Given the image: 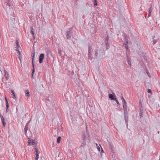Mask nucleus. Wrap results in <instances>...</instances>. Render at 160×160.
Listing matches in <instances>:
<instances>
[{"instance_id": "f257e3e1", "label": "nucleus", "mask_w": 160, "mask_h": 160, "mask_svg": "<svg viewBox=\"0 0 160 160\" xmlns=\"http://www.w3.org/2000/svg\"><path fill=\"white\" fill-rule=\"evenodd\" d=\"M44 56V54L43 53H42L40 55L39 57V62L40 63H41L42 62Z\"/></svg>"}, {"instance_id": "f03ea898", "label": "nucleus", "mask_w": 160, "mask_h": 160, "mask_svg": "<svg viewBox=\"0 0 160 160\" xmlns=\"http://www.w3.org/2000/svg\"><path fill=\"white\" fill-rule=\"evenodd\" d=\"M123 107L124 110V114H128V111L127 109V105H123Z\"/></svg>"}, {"instance_id": "7ed1b4c3", "label": "nucleus", "mask_w": 160, "mask_h": 160, "mask_svg": "<svg viewBox=\"0 0 160 160\" xmlns=\"http://www.w3.org/2000/svg\"><path fill=\"white\" fill-rule=\"evenodd\" d=\"M66 37L67 38H70L71 36V34L70 31H67L66 32Z\"/></svg>"}, {"instance_id": "20e7f679", "label": "nucleus", "mask_w": 160, "mask_h": 160, "mask_svg": "<svg viewBox=\"0 0 160 160\" xmlns=\"http://www.w3.org/2000/svg\"><path fill=\"white\" fill-rule=\"evenodd\" d=\"M35 144V142L32 139H29L28 145H34Z\"/></svg>"}, {"instance_id": "39448f33", "label": "nucleus", "mask_w": 160, "mask_h": 160, "mask_svg": "<svg viewBox=\"0 0 160 160\" xmlns=\"http://www.w3.org/2000/svg\"><path fill=\"white\" fill-rule=\"evenodd\" d=\"M5 101H6V112H8V111H9V109H8V108H9V104L8 103V99L6 98V97L5 98Z\"/></svg>"}, {"instance_id": "423d86ee", "label": "nucleus", "mask_w": 160, "mask_h": 160, "mask_svg": "<svg viewBox=\"0 0 160 160\" xmlns=\"http://www.w3.org/2000/svg\"><path fill=\"white\" fill-rule=\"evenodd\" d=\"M116 96H115V95L114 94V96H113V94H109V97L112 100H114L115 99H116Z\"/></svg>"}, {"instance_id": "0eeeda50", "label": "nucleus", "mask_w": 160, "mask_h": 160, "mask_svg": "<svg viewBox=\"0 0 160 160\" xmlns=\"http://www.w3.org/2000/svg\"><path fill=\"white\" fill-rule=\"evenodd\" d=\"M0 117L1 118L2 122L3 124V125L4 126H5V122H4V118L2 116V115L0 113Z\"/></svg>"}, {"instance_id": "6e6552de", "label": "nucleus", "mask_w": 160, "mask_h": 160, "mask_svg": "<svg viewBox=\"0 0 160 160\" xmlns=\"http://www.w3.org/2000/svg\"><path fill=\"white\" fill-rule=\"evenodd\" d=\"M5 75L4 76L5 77L7 80H8L9 78V75L8 72L6 71H4Z\"/></svg>"}, {"instance_id": "1a4fd4ad", "label": "nucleus", "mask_w": 160, "mask_h": 160, "mask_svg": "<svg viewBox=\"0 0 160 160\" xmlns=\"http://www.w3.org/2000/svg\"><path fill=\"white\" fill-rule=\"evenodd\" d=\"M28 123H27L25 126V127L24 129L25 134L26 135L27 134V132L28 130Z\"/></svg>"}, {"instance_id": "9d476101", "label": "nucleus", "mask_w": 160, "mask_h": 160, "mask_svg": "<svg viewBox=\"0 0 160 160\" xmlns=\"http://www.w3.org/2000/svg\"><path fill=\"white\" fill-rule=\"evenodd\" d=\"M25 91L26 92V93L25 94V96H26V97H30V94L29 93V90L28 89H27L26 90H25Z\"/></svg>"}, {"instance_id": "9b49d317", "label": "nucleus", "mask_w": 160, "mask_h": 160, "mask_svg": "<svg viewBox=\"0 0 160 160\" xmlns=\"http://www.w3.org/2000/svg\"><path fill=\"white\" fill-rule=\"evenodd\" d=\"M124 38H125V42L127 44H128V38L127 37L126 34H125L124 35Z\"/></svg>"}, {"instance_id": "f8f14e48", "label": "nucleus", "mask_w": 160, "mask_h": 160, "mask_svg": "<svg viewBox=\"0 0 160 160\" xmlns=\"http://www.w3.org/2000/svg\"><path fill=\"white\" fill-rule=\"evenodd\" d=\"M11 92L12 94V95L13 96V98L14 99H17V97L15 94V93L13 90H11Z\"/></svg>"}, {"instance_id": "ddd939ff", "label": "nucleus", "mask_w": 160, "mask_h": 160, "mask_svg": "<svg viewBox=\"0 0 160 160\" xmlns=\"http://www.w3.org/2000/svg\"><path fill=\"white\" fill-rule=\"evenodd\" d=\"M34 55H35V53L33 54V55L32 56V67H33L32 69H35L34 64V63H33V59H34Z\"/></svg>"}, {"instance_id": "4468645a", "label": "nucleus", "mask_w": 160, "mask_h": 160, "mask_svg": "<svg viewBox=\"0 0 160 160\" xmlns=\"http://www.w3.org/2000/svg\"><path fill=\"white\" fill-rule=\"evenodd\" d=\"M121 99L122 100V102H123V103L124 104L123 105H127V102H126L124 98L122 97Z\"/></svg>"}, {"instance_id": "2eb2a0df", "label": "nucleus", "mask_w": 160, "mask_h": 160, "mask_svg": "<svg viewBox=\"0 0 160 160\" xmlns=\"http://www.w3.org/2000/svg\"><path fill=\"white\" fill-rule=\"evenodd\" d=\"M124 119L125 122H128V114H124Z\"/></svg>"}, {"instance_id": "dca6fc26", "label": "nucleus", "mask_w": 160, "mask_h": 160, "mask_svg": "<svg viewBox=\"0 0 160 160\" xmlns=\"http://www.w3.org/2000/svg\"><path fill=\"white\" fill-rule=\"evenodd\" d=\"M88 58L89 59L92 60V53H88Z\"/></svg>"}, {"instance_id": "f3484780", "label": "nucleus", "mask_w": 160, "mask_h": 160, "mask_svg": "<svg viewBox=\"0 0 160 160\" xmlns=\"http://www.w3.org/2000/svg\"><path fill=\"white\" fill-rule=\"evenodd\" d=\"M92 48L90 46H88V53H92Z\"/></svg>"}, {"instance_id": "a211bd4d", "label": "nucleus", "mask_w": 160, "mask_h": 160, "mask_svg": "<svg viewBox=\"0 0 160 160\" xmlns=\"http://www.w3.org/2000/svg\"><path fill=\"white\" fill-rule=\"evenodd\" d=\"M31 33L33 35L34 34V29L32 27H31Z\"/></svg>"}, {"instance_id": "6ab92c4d", "label": "nucleus", "mask_w": 160, "mask_h": 160, "mask_svg": "<svg viewBox=\"0 0 160 160\" xmlns=\"http://www.w3.org/2000/svg\"><path fill=\"white\" fill-rule=\"evenodd\" d=\"M86 144V141L85 140H83L82 144L81 145V147L84 146Z\"/></svg>"}, {"instance_id": "aec40b11", "label": "nucleus", "mask_w": 160, "mask_h": 160, "mask_svg": "<svg viewBox=\"0 0 160 160\" xmlns=\"http://www.w3.org/2000/svg\"><path fill=\"white\" fill-rule=\"evenodd\" d=\"M95 56L96 57H98V50H97V49H95Z\"/></svg>"}, {"instance_id": "412c9836", "label": "nucleus", "mask_w": 160, "mask_h": 160, "mask_svg": "<svg viewBox=\"0 0 160 160\" xmlns=\"http://www.w3.org/2000/svg\"><path fill=\"white\" fill-rule=\"evenodd\" d=\"M61 139V137H59L58 138L57 140V142L58 143H60V140Z\"/></svg>"}, {"instance_id": "4be33fe9", "label": "nucleus", "mask_w": 160, "mask_h": 160, "mask_svg": "<svg viewBox=\"0 0 160 160\" xmlns=\"http://www.w3.org/2000/svg\"><path fill=\"white\" fill-rule=\"evenodd\" d=\"M127 57H128V56L127 55ZM127 62L128 63V64L129 65L131 66V63L130 61L129 60V58H128V60H127Z\"/></svg>"}, {"instance_id": "5701e85b", "label": "nucleus", "mask_w": 160, "mask_h": 160, "mask_svg": "<svg viewBox=\"0 0 160 160\" xmlns=\"http://www.w3.org/2000/svg\"><path fill=\"white\" fill-rule=\"evenodd\" d=\"M82 138H83V140H85L86 135L85 134V133H83L82 134Z\"/></svg>"}, {"instance_id": "b1692460", "label": "nucleus", "mask_w": 160, "mask_h": 160, "mask_svg": "<svg viewBox=\"0 0 160 160\" xmlns=\"http://www.w3.org/2000/svg\"><path fill=\"white\" fill-rule=\"evenodd\" d=\"M93 4L95 6H96L97 5V0H94L93 2Z\"/></svg>"}, {"instance_id": "393cba45", "label": "nucleus", "mask_w": 160, "mask_h": 160, "mask_svg": "<svg viewBox=\"0 0 160 160\" xmlns=\"http://www.w3.org/2000/svg\"><path fill=\"white\" fill-rule=\"evenodd\" d=\"M105 44L107 47H109V44L108 41H106L105 42Z\"/></svg>"}, {"instance_id": "a878e982", "label": "nucleus", "mask_w": 160, "mask_h": 160, "mask_svg": "<svg viewBox=\"0 0 160 160\" xmlns=\"http://www.w3.org/2000/svg\"><path fill=\"white\" fill-rule=\"evenodd\" d=\"M36 157L35 159V160H38L39 158V154H36Z\"/></svg>"}, {"instance_id": "bb28decb", "label": "nucleus", "mask_w": 160, "mask_h": 160, "mask_svg": "<svg viewBox=\"0 0 160 160\" xmlns=\"http://www.w3.org/2000/svg\"><path fill=\"white\" fill-rule=\"evenodd\" d=\"M152 10V8L151 7H150V8L149 9V11H148L149 13H151Z\"/></svg>"}, {"instance_id": "cd10ccee", "label": "nucleus", "mask_w": 160, "mask_h": 160, "mask_svg": "<svg viewBox=\"0 0 160 160\" xmlns=\"http://www.w3.org/2000/svg\"><path fill=\"white\" fill-rule=\"evenodd\" d=\"M109 39V37H108V35L106 38L105 40V41H108Z\"/></svg>"}, {"instance_id": "c85d7f7f", "label": "nucleus", "mask_w": 160, "mask_h": 160, "mask_svg": "<svg viewBox=\"0 0 160 160\" xmlns=\"http://www.w3.org/2000/svg\"><path fill=\"white\" fill-rule=\"evenodd\" d=\"M157 42V41L156 40H154L153 41V43L154 45Z\"/></svg>"}, {"instance_id": "c756f323", "label": "nucleus", "mask_w": 160, "mask_h": 160, "mask_svg": "<svg viewBox=\"0 0 160 160\" xmlns=\"http://www.w3.org/2000/svg\"><path fill=\"white\" fill-rule=\"evenodd\" d=\"M35 152H36V154H39L38 153V149L37 148H35Z\"/></svg>"}, {"instance_id": "7c9ffc66", "label": "nucleus", "mask_w": 160, "mask_h": 160, "mask_svg": "<svg viewBox=\"0 0 160 160\" xmlns=\"http://www.w3.org/2000/svg\"><path fill=\"white\" fill-rule=\"evenodd\" d=\"M114 100H115L116 102H117V103L118 104H119V102L118 101L117 99L116 98V99H115Z\"/></svg>"}, {"instance_id": "2f4dec72", "label": "nucleus", "mask_w": 160, "mask_h": 160, "mask_svg": "<svg viewBox=\"0 0 160 160\" xmlns=\"http://www.w3.org/2000/svg\"><path fill=\"white\" fill-rule=\"evenodd\" d=\"M34 72H35V69H32V76H33Z\"/></svg>"}, {"instance_id": "473e14b6", "label": "nucleus", "mask_w": 160, "mask_h": 160, "mask_svg": "<svg viewBox=\"0 0 160 160\" xmlns=\"http://www.w3.org/2000/svg\"><path fill=\"white\" fill-rule=\"evenodd\" d=\"M148 92L150 93H151L152 92L151 90L149 89H148Z\"/></svg>"}, {"instance_id": "72a5a7b5", "label": "nucleus", "mask_w": 160, "mask_h": 160, "mask_svg": "<svg viewBox=\"0 0 160 160\" xmlns=\"http://www.w3.org/2000/svg\"><path fill=\"white\" fill-rule=\"evenodd\" d=\"M16 51H17L18 52V53L19 55H20L21 54V53H20V51L19 50H17V49H16Z\"/></svg>"}, {"instance_id": "f704fd0d", "label": "nucleus", "mask_w": 160, "mask_h": 160, "mask_svg": "<svg viewBox=\"0 0 160 160\" xmlns=\"http://www.w3.org/2000/svg\"><path fill=\"white\" fill-rule=\"evenodd\" d=\"M124 44L125 45V48H126L127 49H128V46H127V44H126L125 43H124Z\"/></svg>"}, {"instance_id": "c9c22d12", "label": "nucleus", "mask_w": 160, "mask_h": 160, "mask_svg": "<svg viewBox=\"0 0 160 160\" xmlns=\"http://www.w3.org/2000/svg\"><path fill=\"white\" fill-rule=\"evenodd\" d=\"M151 15V13H149L148 15V18L150 17Z\"/></svg>"}, {"instance_id": "e433bc0d", "label": "nucleus", "mask_w": 160, "mask_h": 160, "mask_svg": "<svg viewBox=\"0 0 160 160\" xmlns=\"http://www.w3.org/2000/svg\"><path fill=\"white\" fill-rule=\"evenodd\" d=\"M147 74H148V76L149 77H150V74H149V73L148 72H147Z\"/></svg>"}, {"instance_id": "4c0bfd02", "label": "nucleus", "mask_w": 160, "mask_h": 160, "mask_svg": "<svg viewBox=\"0 0 160 160\" xmlns=\"http://www.w3.org/2000/svg\"><path fill=\"white\" fill-rule=\"evenodd\" d=\"M97 149H98V150L99 151H100V148L99 147H98V148Z\"/></svg>"}, {"instance_id": "58836bf2", "label": "nucleus", "mask_w": 160, "mask_h": 160, "mask_svg": "<svg viewBox=\"0 0 160 160\" xmlns=\"http://www.w3.org/2000/svg\"><path fill=\"white\" fill-rule=\"evenodd\" d=\"M17 45L18 47H19V44L18 42H17Z\"/></svg>"}, {"instance_id": "ea45409f", "label": "nucleus", "mask_w": 160, "mask_h": 160, "mask_svg": "<svg viewBox=\"0 0 160 160\" xmlns=\"http://www.w3.org/2000/svg\"><path fill=\"white\" fill-rule=\"evenodd\" d=\"M102 152H103V150L102 149V151H101V154H102Z\"/></svg>"}, {"instance_id": "a19ab883", "label": "nucleus", "mask_w": 160, "mask_h": 160, "mask_svg": "<svg viewBox=\"0 0 160 160\" xmlns=\"http://www.w3.org/2000/svg\"><path fill=\"white\" fill-rule=\"evenodd\" d=\"M21 57H20V56H18V58H19V60H20V61H21Z\"/></svg>"}, {"instance_id": "79ce46f5", "label": "nucleus", "mask_w": 160, "mask_h": 160, "mask_svg": "<svg viewBox=\"0 0 160 160\" xmlns=\"http://www.w3.org/2000/svg\"><path fill=\"white\" fill-rule=\"evenodd\" d=\"M152 5H153V4L152 3H151L150 4V6H151L150 7H151L152 8Z\"/></svg>"}, {"instance_id": "37998d69", "label": "nucleus", "mask_w": 160, "mask_h": 160, "mask_svg": "<svg viewBox=\"0 0 160 160\" xmlns=\"http://www.w3.org/2000/svg\"><path fill=\"white\" fill-rule=\"evenodd\" d=\"M7 6H10V4L9 3H7Z\"/></svg>"}, {"instance_id": "c03bdc74", "label": "nucleus", "mask_w": 160, "mask_h": 160, "mask_svg": "<svg viewBox=\"0 0 160 160\" xmlns=\"http://www.w3.org/2000/svg\"><path fill=\"white\" fill-rule=\"evenodd\" d=\"M30 122V121H29L28 122V124H29V123Z\"/></svg>"}, {"instance_id": "a18cd8bd", "label": "nucleus", "mask_w": 160, "mask_h": 160, "mask_svg": "<svg viewBox=\"0 0 160 160\" xmlns=\"http://www.w3.org/2000/svg\"><path fill=\"white\" fill-rule=\"evenodd\" d=\"M8 1H9V0H8Z\"/></svg>"}, {"instance_id": "49530a36", "label": "nucleus", "mask_w": 160, "mask_h": 160, "mask_svg": "<svg viewBox=\"0 0 160 160\" xmlns=\"http://www.w3.org/2000/svg\"><path fill=\"white\" fill-rule=\"evenodd\" d=\"M159 160H160V159H159Z\"/></svg>"}]
</instances>
